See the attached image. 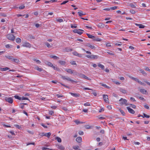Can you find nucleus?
Returning a JSON list of instances; mask_svg holds the SVG:
<instances>
[{"instance_id":"f257e3e1","label":"nucleus","mask_w":150,"mask_h":150,"mask_svg":"<svg viewBox=\"0 0 150 150\" xmlns=\"http://www.w3.org/2000/svg\"><path fill=\"white\" fill-rule=\"evenodd\" d=\"M62 78L63 79L65 80H67L68 81H70L72 83H77L76 81H74L73 80L71 79L69 77H67V76H62Z\"/></svg>"},{"instance_id":"f03ea898","label":"nucleus","mask_w":150,"mask_h":150,"mask_svg":"<svg viewBox=\"0 0 150 150\" xmlns=\"http://www.w3.org/2000/svg\"><path fill=\"white\" fill-rule=\"evenodd\" d=\"M7 38L9 40L14 41L15 40V37L13 34H10L6 35Z\"/></svg>"},{"instance_id":"7ed1b4c3","label":"nucleus","mask_w":150,"mask_h":150,"mask_svg":"<svg viewBox=\"0 0 150 150\" xmlns=\"http://www.w3.org/2000/svg\"><path fill=\"white\" fill-rule=\"evenodd\" d=\"M45 63V64L48 66L52 67L54 70H58L59 69L57 68H55V67L53 65V64L51 62H48L47 61H46Z\"/></svg>"},{"instance_id":"20e7f679","label":"nucleus","mask_w":150,"mask_h":150,"mask_svg":"<svg viewBox=\"0 0 150 150\" xmlns=\"http://www.w3.org/2000/svg\"><path fill=\"white\" fill-rule=\"evenodd\" d=\"M86 57L88 58H90L91 59H97L99 57V56L98 55H87L86 56Z\"/></svg>"},{"instance_id":"39448f33","label":"nucleus","mask_w":150,"mask_h":150,"mask_svg":"<svg viewBox=\"0 0 150 150\" xmlns=\"http://www.w3.org/2000/svg\"><path fill=\"white\" fill-rule=\"evenodd\" d=\"M119 101L120 102V104L121 105L125 104L127 102V100L126 99L122 98H121Z\"/></svg>"},{"instance_id":"423d86ee","label":"nucleus","mask_w":150,"mask_h":150,"mask_svg":"<svg viewBox=\"0 0 150 150\" xmlns=\"http://www.w3.org/2000/svg\"><path fill=\"white\" fill-rule=\"evenodd\" d=\"M80 31H84L83 30H77L76 29H75L73 30V31L75 33H77L81 35L83 33L81 32Z\"/></svg>"},{"instance_id":"0eeeda50","label":"nucleus","mask_w":150,"mask_h":150,"mask_svg":"<svg viewBox=\"0 0 150 150\" xmlns=\"http://www.w3.org/2000/svg\"><path fill=\"white\" fill-rule=\"evenodd\" d=\"M22 46L24 47L30 48L31 47V45L30 43L25 42L22 45Z\"/></svg>"},{"instance_id":"6e6552de","label":"nucleus","mask_w":150,"mask_h":150,"mask_svg":"<svg viewBox=\"0 0 150 150\" xmlns=\"http://www.w3.org/2000/svg\"><path fill=\"white\" fill-rule=\"evenodd\" d=\"M5 100L10 103H12L13 102V100L11 98H6L5 99Z\"/></svg>"},{"instance_id":"1a4fd4ad","label":"nucleus","mask_w":150,"mask_h":150,"mask_svg":"<svg viewBox=\"0 0 150 150\" xmlns=\"http://www.w3.org/2000/svg\"><path fill=\"white\" fill-rule=\"evenodd\" d=\"M103 99L105 102H106V103H109L108 97V96L107 95H103Z\"/></svg>"},{"instance_id":"9d476101","label":"nucleus","mask_w":150,"mask_h":150,"mask_svg":"<svg viewBox=\"0 0 150 150\" xmlns=\"http://www.w3.org/2000/svg\"><path fill=\"white\" fill-rule=\"evenodd\" d=\"M73 54L75 56H77L79 57H81L82 56V54H79L76 52H73Z\"/></svg>"},{"instance_id":"9b49d317","label":"nucleus","mask_w":150,"mask_h":150,"mask_svg":"<svg viewBox=\"0 0 150 150\" xmlns=\"http://www.w3.org/2000/svg\"><path fill=\"white\" fill-rule=\"evenodd\" d=\"M127 109L128 110V111L131 113L134 114L135 113L134 111L132 109L129 107H127Z\"/></svg>"},{"instance_id":"f8f14e48","label":"nucleus","mask_w":150,"mask_h":150,"mask_svg":"<svg viewBox=\"0 0 150 150\" xmlns=\"http://www.w3.org/2000/svg\"><path fill=\"white\" fill-rule=\"evenodd\" d=\"M80 77L83 79H86L88 80H90L91 79L86 76L85 75L83 74H81L80 75Z\"/></svg>"},{"instance_id":"ddd939ff","label":"nucleus","mask_w":150,"mask_h":150,"mask_svg":"<svg viewBox=\"0 0 150 150\" xmlns=\"http://www.w3.org/2000/svg\"><path fill=\"white\" fill-rule=\"evenodd\" d=\"M86 46L89 47L92 49H94L96 48L95 46L91 45L90 43H87L86 45Z\"/></svg>"},{"instance_id":"4468645a","label":"nucleus","mask_w":150,"mask_h":150,"mask_svg":"<svg viewBox=\"0 0 150 150\" xmlns=\"http://www.w3.org/2000/svg\"><path fill=\"white\" fill-rule=\"evenodd\" d=\"M129 77L132 80L135 81H137L138 83L139 82V79H138L137 78H134V77H133L130 76H129Z\"/></svg>"},{"instance_id":"2eb2a0df","label":"nucleus","mask_w":150,"mask_h":150,"mask_svg":"<svg viewBox=\"0 0 150 150\" xmlns=\"http://www.w3.org/2000/svg\"><path fill=\"white\" fill-rule=\"evenodd\" d=\"M119 90L123 93H127V91L124 88H120Z\"/></svg>"},{"instance_id":"dca6fc26","label":"nucleus","mask_w":150,"mask_h":150,"mask_svg":"<svg viewBox=\"0 0 150 150\" xmlns=\"http://www.w3.org/2000/svg\"><path fill=\"white\" fill-rule=\"evenodd\" d=\"M70 93L72 96L75 97H79L80 96L79 94L74 93L71 92H70Z\"/></svg>"},{"instance_id":"f3484780","label":"nucleus","mask_w":150,"mask_h":150,"mask_svg":"<svg viewBox=\"0 0 150 150\" xmlns=\"http://www.w3.org/2000/svg\"><path fill=\"white\" fill-rule=\"evenodd\" d=\"M7 58L13 61V57L12 56H5Z\"/></svg>"},{"instance_id":"a211bd4d","label":"nucleus","mask_w":150,"mask_h":150,"mask_svg":"<svg viewBox=\"0 0 150 150\" xmlns=\"http://www.w3.org/2000/svg\"><path fill=\"white\" fill-rule=\"evenodd\" d=\"M50 57L51 58H53L55 59H59L58 57H57V56L55 55H51Z\"/></svg>"},{"instance_id":"6ab92c4d","label":"nucleus","mask_w":150,"mask_h":150,"mask_svg":"<svg viewBox=\"0 0 150 150\" xmlns=\"http://www.w3.org/2000/svg\"><path fill=\"white\" fill-rule=\"evenodd\" d=\"M135 25L136 26H139V28H144L145 27L144 25L141 24H138L137 23H135Z\"/></svg>"},{"instance_id":"aec40b11","label":"nucleus","mask_w":150,"mask_h":150,"mask_svg":"<svg viewBox=\"0 0 150 150\" xmlns=\"http://www.w3.org/2000/svg\"><path fill=\"white\" fill-rule=\"evenodd\" d=\"M82 138L81 137H79L76 138V141L79 143H80L82 142Z\"/></svg>"},{"instance_id":"412c9836","label":"nucleus","mask_w":150,"mask_h":150,"mask_svg":"<svg viewBox=\"0 0 150 150\" xmlns=\"http://www.w3.org/2000/svg\"><path fill=\"white\" fill-rule=\"evenodd\" d=\"M66 71L67 72L70 74H72L73 73V71H72L71 70V69H66Z\"/></svg>"},{"instance_id":"4be33fe9","label":"nucleus","mask_w":150,"mask_h":150,"mask_svg":"<svg viewBox=\"0 0 150 150\" xmlns=\"http://www.w3.org/2000/svg\"><path fill=\"white\" fill-rule=\"evenodd\" d=\"M98 66L99 67L101 68L102 69H104L105 68L104 66L100 63L98 64Z\"/></svg>"},{"instance_id":"5701e85b","label":"nucleus","mask_w":150,"mask_h":150,"mask_svg":"<svg viewBox=\"0 0 150 150\" xmlns=\"http://www.w3.org/2000/svg\"><path fill=\"white\" fill-rule=\"evenodd\" d=\"M57 148L61 150H64V147L61 145H57Z\"/></svg>"},{"instance_id":"b1692460","label":"nucleus","mask_w":150,"mask_h":150,"mask_svg":"<svg viewBox=\"0 0 150 150\" xmlns=\"http://www.w3.org/2000/svg\"><path fill=\"white\" fill-rule=\"evenodd\" d=\"M140 91L142 93L144 94H146L147 92V91L146 90L143 89H141L140 90Z\"/></svg>"},{"instance_id":"393cba45","label":"nucleus","mask_w":150,"mask_h":150,"mask_svg":"<svg viewBox=\"0 0 150 150\" xmlns=\"http://www.w3.org/2000/svg\"><path fill=\"white\" fill-rule=\"evenodd\" d=\"M59 63L62 65H64L66 64L65 62L63 61L59 60Z\"/></svg>"},{"instance_id":"a878e982","label":"nucleus","mask_w":150,"mask_h":150,"mask_svg":"<svg viewBox=\"0 0 150 150\" xmlns=\"http://www.w3.org/2000/svg\"><path fill=\"white\" fill-rule=\"evenodd\" d=\"M35 69L39 71H41L43 70L42 69L39 68L38 66H37L35 67Z\"/></svg>"},{"instance_id":"bb28decb","label":"nucleus","mask_w":150,"mask_h":150,"mask_svg":"<svg viewBox=\"0 0 150 150\" xmlns=\"http://www.w3.org/2000/svg\"><path fill=\"white\" fill-rule=\"evenodd\" d=\"M16 42L18 43H20L21 42V39L19 38H17L16 40Z\"/></svg>"},{"instance_id":"cd10ccee","label":"nucleus","mask_w":150,"mask_h":150,"mask_svg":"<svg viewBox=\"0 0 150 150\" xmlns=\"http://www.w3.org/2000/svg\"><path fill=\"white\" fill-rule=\"evenodd\" d=\"M64 50L65 51L67 52H69V51H72V49L69 48L68 47L66 48Z\"/></svg>"},{"instance_id":"c85d7f7f","label":"nucleus","mask_w":150,"mask_h":150,"mask_svg":"<svg viewBox=\"0 0 150 150\" xmlns=\"http://www.w3.org/2000/svg\"><path fill=\"white\" fill-rule=\"evenodd\" d=\"M139 71L144 75L146 76L147 75V74L143 70L141 69L139 70Z\"/></svg>"},{"instance_id":"c756f323","label":"nucleus","mask_w":150,"mask_h":150,"mask_svg":"<svg viewBox=\"0 0 150 150\" xmlns=\"http://www.w3.org/2000/svg\"><path fill=\"white\" fill-rule=\"evenodd\" d=\"M87 35L88 38H89L93 39L95 38L94 36L92 35H90L89 34L87 33Z\"/></svg>"},{"instance_id":"7c9ffc66","label":"nucleus","mask_w":150,"mask_h":150,"mask_svg":"<svg viewBox=\"0 0 150 150\" xmlns=\"http://www.w3.org/2000/svg\"><path fill=\"white\" fill-rule=\"evenodd\" d=\"M143 114L144 116H142V117L143 118L146 117L147 118H149L150 117L149 115H147L144 113H143Z\"/></svg>"},{"instance_id":"2f4dec72","label":"nucleus","mask_w":150,"mask_h":150,"mask_svg":"<svg viewBox=\"0 0 150 150\" xmlns=\"http://www.w3.org/2000/svg\"><path fill=\"white\" fill-rule=\"evenodd\" d=\"M55 139H56L57 142H59L60 143L62 142V140L59 137H56L55 138Z\"/></svg>"},{"instance_id":"473e14b6","label":"nucleus","mask_w":150,"mask_h":150,"mask_svg":"<svg viewBox=\"0 0 150 150\" xmlns=\"http://www.w3.org/2000/svg\"><path fill=\"white\" fill-rule=\"evenodd\" d=\"M13 61L17 63H18L20 62L19 60L17 59H13Z\"/></svg>"},{"instance_id":"72a5a7b5","label":"nucleus","mask_w":150,"mask_h":150,"mask_svg":"<svg viewBox=\"0 0 150 150\" xmlns=\"http://www.w3.org/2000/svg\"><path fill=\"white\" fill-rule=\"evenodd\" d=\"M34 61L37 64H40L41 63V62L39 60H38L35 59H33Z\"/></svg>"},{"instance_id":"f704fd0d","label":"nucleus","mask_w":150,"mask_h":150,"mask_svg":"<svg viewBox=\"0 0 150 150\" xmlns=\"http://www.w3.org/2000/svg\"><path fill=\"white\" fill-rule=\"evenodd\" d=\"M119 110H120V112L122 115H125V113L123 110H122L121 109H119Z\"/></svg>"},{"instance_id":"c9c22d12","label":"nucleus","mask_w":150,"mask_h":150,"mask_svg":"<svg viewBox=\"0 0 150 150\" xmlns=\"http://www.w3.org/2000/svg\"><path fill=\"white\" fill-rule=\"evenodd\" d=\"M78 13L79 16L81 17L83 15H85V14L83 13V12L82 11L78 12Z\"/></svg>"},{"instance_id":"e433bc0d","label":"nucleus","mask_w":150,"mask_h":150,"mask_svg":"<svg viewBox=\"0 0 150 150\" xmlns=\"http://www.w3.org/2000/svg\"><path fill=\"white\" fill-rule=\"evenodd\" d=\"M51 133L50 132H48L47 133H46V135H45V136L49 138L51 135Z\"/></svg>"},{"instance_id":"4c0bfd02","label":"nucleus","mask_w":150,"mask_h":150,"mask_svg":"<svg viewBox=\"0 0 150 150\" xmlns=\"http://www.w3.org/2000/svg\"><path fill=\"white\" fill-rule=\"evenodd\" d=\"M93 40H94L96 41H98V42H100L101 41V39L99 38H94L93 39Z\"/></svg>"},{"instance_id":"58836bf2","label":"nucleus","mask_w":150,"mask_h":150,"mask_svg":"<svg viewBox=\"0 0 150 150\" xmlns=\"http://www.w3.org/2000/svg\"><path fill=\"white\" fill-rule=\"evenodd\" d=\"M72 147L74 149L77 150L79 148V146L77 145L73 146Z\"/></svg>"},{"instance_id":"ea45409f","label":"nucleus","mask_w":150,"mask_h":150,"mask_svg":"<svg viewBox=\"0 0 150 150\" xmlns=\"http://www.w3.org/2000/svg\"><path fill=\"white\" fill-rule=\"evenodd\" d=\"M45 44L48 47L50 48L51 47V46L47 42H45Z\"/></svg>"},{"instance_id":"a19ab883","label":"nucleus","mask_w":150,"mask_h":150,"mask_svg":"<svg viewBox=\"0 0 150 150\" xmlns=\"http://www.w3.org/2000/svg\"><path fill=\"white\" fill-rule=\"evenodd\" d=\"M14 97L18 99L19 100H21V98L18 96H15Z\"/></svg>"},{"instance_id":"79ce46f5","label":"nucleus","mask_w":150,"mask_h":150,"mask_svg":"<svg viewBox=\"0 0 150 150\" xmlns=\"http://www.w3.org/2000/svg\"><path fill=\"white\" fill-rule=\"evenodd\" d=\"M84 105L85 106H90V103H89L88 102H87V103H84Z\"/></svg>"},{"instance_id":"37998d69","label":"nucleus","mask_w":150,"mask_h":150,"mask_svg":"<svg viewBox=\"0 0 150 150\" xmlns=\"http://www.w3.org/2000/svg\"><path fill=\"white\" fill-rule=\"evenodd\" d=\"M129 11L132 14H134L136 13L135 11L132 9H130Z\"/></svg>"},{"instance_id":"c03bdc74","label":"nucleus","mask_w":150,"mask_h":150,"mask_svg":"<svg viewBox=\"0 0 150 150\" xmlns=\"http://www.w3.org/2000/svg\"><path fill=\"white\" fill-rule=\"evenodd\" d=\"M106 53L111 55H115V54L114 53L110 52V51H107L106 52Z\"/></svg>"},{"instance_id":"a18cd8bd","label":"nucleus","mask_w":150,"mask_h":150,"mask_svg":"<svg viewBox=\"0 0 150 150\" xmlns=\"http://www.w3.org/2000/svg\"><path fill=\"white\" fill-rule=\"evenodd\" d=\"M129 6H130L132 8H135L136 6L135 4H129Z\"/></svg>"},{"instance_id":"49530a36","label":"nucleus","mask_w":150,"mask_h":150,"mask_svg":"<svg viewBox=\"0 0 150 150\" xmlns=\"http://www.w3.org/2000/svg\"><path fill=\"white\" fill-rule=\"evenodd\" d=\"M9 69V68L8 67H5V68H3L1 69V70L2 71H6V70H8Z\"/></svg>"},{"instance_id":"de8ad7c7","label":"nucleus","mask_w":150,"mask_h":150,"mask_svg":"<svg viewBox=\"0 0 150 150\" xmlns=\"http://www.w3.org/2000/svg\"><path fill=\"white\" fill-rule=\"evenodd\" d=\"M11 45H9V44H8V45H5V47L6 48H11Z\"/></svg>"},{"instance_id":"09e8293b","label":"nucleus","mask_w":150,"mask_h":150,"mask_svg":"<svg viewBox=\"0 0 150 150\" xmlns=\"http://www.w3.org/2000/svg\"><path fill=\"white\" fill-rule=\"evenodd\" d=\"M14 126L17 128L18 129H20L21 128V127L18 125H15Z\"/></svg>"},{"instance_id":"8fccbe9b","label":"nucleus","mask_w":150,"mask_h":150,"mask_svg":"<svg viewBox=\"0 0 150 150\" xmlns=\"http://www.w3.org/2000/svg\"><path fill=\"white\" fill-rule=\"evenodd\" d=\"M57 21L59 22H62L63 21V20L62 19H58L57 20Z\"/></svg>"},{"instance_id":"3c124183","label":"nucleus","mask_w":150,"mask_h":150,"mask_svg":"<svg viewBox=\"0 0 150 150\" xmlns=\"http://www.w3.org/2000/svg\"><path fill=\"white\" fill-rule=\"evenodd\" d=\"M25 8V6L24 5H22L19 7L20 9H23Z\"/></svg>"},{"instance_id":"603ef678","label":"nucleus","mask_w":150,"mask_h":150,"mask_svg":"<svg viewBox=\"0 0 150 150\" xmlns=\"http://www.w3.org/2000/svg\"><path fill=\"white\" fill-rule=\"evenodd\" d=\"M22 100H29V99H28L26 97H23L21 98V99Z\"/></svg>"},{"instance_id":"864d4df0","label":"nucleus","mask_w":150,"mask_h":150,"mask_svg":"<svg viewBox=\"0 0 150 150\" xmlns=\"http://www.w3.org/2000/svg\"><path fill=\"white\" fill-rule=\"evenodd\" d=\"M85 127L86 129H89L91 128V127L89 125H86L85 126Z\"/></svg>"},{"instance_id":"5fc2aeb1","label":"nucleus","mask_w":150,"mask_h":150,"mask_svg":"<svg viewBox=\"0 0 150 150\" xmlns=\"http://www.w3.org/2000/svg\"><path fill=\"white\" fill-rule=\"evenodd\" d=\"M117 6H115L113 7H112L110 8V9L112 10H114L116 9L117 8Z\"/></svg>"},{"instance_id":"6e6d98bb","label":"nucleus","mask_w":150,"mask_h":150,"mask_svg":"<svg viewBox=\"0 0 150 150\" xmlns=\"http://www.w3.org/2000/svg\"><path fill=\"white\" fill-rule=\"evenodd\" d=\"M130 105H131V107L132 108H136V106L135 105H132V104H130Z\"/></svg>"},{"instance_id":"4d7b16f0","label":"nucleus","mask_w":150,"mask_h":150,"mask_svg":"<svg viewBox=\"0 0 150 150\" xmlns=\"http://www.w3.org/2000/svg\"><path fill=\"white\" fill-rule=\"evenodd\" d=\"M77 27V26L76 24H74V25H71V28H76Z\"/></svg>"},{"instance_id":"13d9d810","label":"nucleus","mask_w":150,"mask_h":150,"mask_svg":"<svg viewBox=\"0 0 150 150\" xmlns=\"http://www.w3.org/2000/svg\"><path fill=\"white\" fill-rule=\"evenodd\" d=\"M79 134L80 135H83V132L82 131H79Z\"/></svg>"},{"instance_id":"bf43d9fd","label":"nucleus","mask_w":150,"mask_h":150,"mask_svg":"<svg viewBox=\"0 0 150 150\" xmlns=\"http://www.w3.org/2000/svg\"><path fill=\"white\" fill-rule=\"evenodd\" d=\"M68 1H64L61 4V5H63V4H66V3H67V2H68Z\"/></svg>"},{"instance_id":"052dcab7","label":"nucleus","mask_w":150,"mask_h":150,"mask_svg":"<svg viewBox=\"0 0 150 150\" xmlns=\"http://www.w3.org/2000/svg\"><path fill=\"white\" fill-rule=\"evenodd\" d=\"M75 123H76L77 124H79L80 122L78 120H76L74 121Z\"/></svg>"},{"instance_id":"680f3d73","label":"nucleus","mask_w":150,"mask_h":150,"mask_svg":"<svg viewBox=\"0 0 150 150\" xmlns=\"http://www.w3.org/2000/svg\"><path fill=\"white\" fill-rule=\"evenodd\" d=\"M107 108L109 110H110L112 109V107L110 105H108L107 106Z\"/></svg>"},{"instance_id":"e2e57ef3","label":"nucleus","mask_w":150,"mask_h":150,"mask_svg":"<svg viewBox=\"0 0 150 150\" xmlns=\"http://www.w3.org/2000/svg\"><path fill=\"white\" fill-rule=\"evenodd\" d=\"M113 96L114 97H118V96L117 94L113 93L112 94Z\"/></svg>"},{"instance_id":"0e129e2a","label":"nucleus","mask_w":150,"mask_h":150,"mask_svg":"<svg viewBox=\"0 0 150 150\" xmlns=\"http://www.w3.org/2000/svg\"><path fill=\"white\" fill-rule=\"evenodd\" d=\"M100 84L101 86H102L104 87L105 88V87H106V84H103V83H100Z\"/></svg>"},{"instance_id":"69168bd1","label":"nucleus","mask_w":150,"mask_h":150,"mask_svg":"<svg viewBox=\"0 0 150 150\" xmlns=\"http://www.w3.org/2000/svg\"><path fill=\"white\" fill-rule=\"evenodd\" d=\"M104 111V109L103 108H101L99 110V112H101L102 111Z\"/></svg>"},{"instance_id":"338daca9","label":"nucleus","mask_w":150,"mask_h":150,"mask_svg":"<svg viewBox=\"0 0 150 150\" xmlns=\"http://www.w3.org/2000/svg\"><path fill=\"white\" fill-rule=\"evenodd\" d=\"M130 100L133 101H136V100H135V99L133 97H131L130 98Z\"/></svg>"},{"instance_id":"774afa93","label":"nucleus","mask_w":150,"mask_h":150,"mask_svg":"<svg viewBox=\"0 0 150 150\" xmlns=\"http://www.w3.org/2000/svg\"><path fill=\"white\" fill-rule=\"evenodd\" d=\"M145 69L148 71L150 72V69L148 67H146L145 68Z\"/></svg>"}]
</instances>
